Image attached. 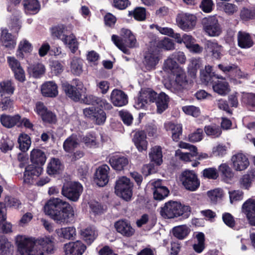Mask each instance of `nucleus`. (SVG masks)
<instances>
[{"instance_id": "obj_1", "label": "nucleus", "mask_w": 255, "mask_h": 255, "mask_svg": "<svg viewBox=\"0 0 255 255\" xmlns=\"http://www.w3.org/2000/svg\"><path fill=\"white\" fill-rule=\"evenodd\" d=\"M15 240L19 255H46L53 254L55 250L54 239L51 236L35 239L18 235Z\"/></svg>"}, {"instance_id": "obj_2", "label": "nucleus", "mask_w": 255, "mask_h": 255, "mask_svg": "<svg viewBox=\"0 0 255 255\" xmlns=\"http://www.w3.org/2000/svg\"><path fill=\"white\" fill-rule=\"evenodd\" d=\"M44 210L57 224L68 223L74 221L73 208L68 202L60 198L49 200L45 205Z\"/></svg>"}, {"instance_id": "obj_3", "label": "nucleus", "mask_w": 255, "mask_h": 255, "mask_svg": "<svg viewBox=\"0 0 255 255\" xmlns=\"http://www.w3.org/2000/svg\"><path fill=\"white\" fill-rule=\"evenodd\" d=\"M73 84L75 86L68 83L62 84V87L66 95L73 101L78 102L81 99L83 103L87 105H98L108 110L112 108L111 104L106 100L93 95H87L82 99V95L84 93L82 83L79 80L75 79L73 80Z\"/></svg>"}, {"instance_id": "obj_4", "label": "nucleus", "mask_w": 255, "mask_h": 255, "mask_svg": "<svg viewBox=\"0 0 255 255\" xmlns=\"http://www.w3.org/2000/svg\"><path fill=\"white\" fill-rule=\"evenodd\" d=\"M160 214L165 219H172L180 216L186 219L190 215L191 208L177 202L170 201L160 208Z\"/></svg>"}, {"instance_id": "obj_5", "label": "nucleus", "mask_w": 255, "mask_h": 255, "mask_svg": "<svg viewBox=\"0 0 255 255\" xmlns=\"http://www.w3.org/2000/svg\"><path fill=\"white\" fill-rule=\"evenodd\" d=\"M121 34L122 38L116 35H113L112 40L124 53L129 55L130 51L128 48H133L137 46L135 37L130 30L126 28L121 29Z\"/></svg>"}, {"instance_id": "obj_6", "label": "nucleus", "mask_w": 255, "mask_h": 255, "mask_svg": "<svg viewBox=\"0 0 255 255\" xmlns=\"http://www.w3.org/2000/svg\"><path fill=\"white\" fill-rule=\"evenodd\" d=\"M83 186L78 182L71 181L64 183L61 194L69 200L77 202L83 192Z\"/></svg>"}, {"instance_id": "obj_7", "label": "nucleus", "mask_w": 255, "mask_h": 255, "mask_svg": "<svg viewBox=\"0 0 255 255\" xmlns=\"http://www.w3.org/2000/svg\"><path fill=\"white\" fill-rule=\"evenodd\" d=\"M132 185L128 178L125 176L121 177L116 181L115 193L124 200L128 201L132 194Z\"/></svg>"}, {"instance_id": "obj_8", "label": "nucleus", "mask_w": 255, "mask_h": 255, "mask_svg": "<svg viewBox=\"0 0 255 255\" xmlns=\"http://www.w3.org/2000/svg\"><path fill=\"white\" fill-rule=\"evenodd\" d=\"M177 25L182 30L189 31L193 28L196 24V17L191 14L181 13L176 18Z\"/></svg>"}, {"instance_id": "obj_9", "label": "nucleus", "mask_w": 255, "mask_h": 255, "mask_svg": "<svg viewBox=\"0 0 255 255\" xmlns=\"http://www.w3.org/2000/svg\"><path fill=\"white\" fill-rule=\"evenodd\" d=\"M181 181L185 188L190 191H195L200 186L197 176L193 171H184L182 173Z\"/></svg>"}, {"instance_id": "obj_10", "label": "nucleus", "mask_w": 255, "mask_h": 255, "mask_svg": "<svg viewBox=\"0 0 255 255\" xmlns=\"http://www.w3.org/2000/svg\"><path fill=\"white\" fill-rule=\"evenodd\" d=\"M203 27L205 32L211 36H218L222 32V28L215 16L209 17L205 19Z\"/></svg>"}, {"instance_id": "obj_11", "label": "nucleus", "mask_w": 255, "mask_h": 255, "mask_svg": "<svg viewBox=\"0 0 255 255\" xmlns=\"http://www.w3.org/2000/svg\"><path fill=\"white\" fill-rule=\"evenodd\" d=\"M161 58L160 51L157 47L150 48L144 56V64L148 70L154 69Z\"/></svg>"}, {"instance_id": "obj_12", "label": "nucleus", "mask_w": 255, "mask_h": 255, "mask_svg": "<svg viewBox=\"0 0 255 255\" xmlns=\"http://www.w3.org/2000/svg\"><path fill=\"white\" fill-rule=\"evenodd\" d=\"M84 115L93 120L98 125L103 124L106 119V113L99 107H91L83 110Z\"/></svg>"}, {"instance_id": "obj_13", "label": "nucleus", "mask_w": 255, "mask_h": 255, "mask_svg": "<svg viewBox=\"0 0 255 255\" xmlns=\"http://www.w3.org/2000/svg\"><path fill=\"white\" fill-rule=\"evenodd\" d=\"M172 74L175 77V84L173 87H171L170 90L173 93L179 94L187 85L186 73L181 68L178 69V70Z\"/></svg>"}, {"instance_id": "obj_14", "label": "nucleus", "mask_w": 255, "mask_h": 255, "mask_svg": "<svg viewBox=\"0 0 255 255\" xmlns=\"http://www.w3.org/2000/svg\"><path fill=\"white\" fill-rule=\"evenodd\" d=\"M35 110L41 117L42 121L49 124H54L56 122V116L51 111L48 110L44 104L41 102H37Z\"/></svg>"}, {"instance_id": "obj_15", "label": "nucleus", "mask_w": 255, "mask_h": 255, "mask_svg": "<svg viewBox=\"0 0 255 255\" xmlns=\"http://www.w3.org/2000/svg\"><path fill=\"white\" fill-rule=\"evenodd\" d=\"M156 98V93L151 90L141 91L135 103V107L137 109H144L148 103L154 102Z\"/></svg>"}, {"instance_id": "obj_16", "label": "nucleus", "mask_w": 255, "mask_h": 255, "mask_svg": "<svg viewBox=\"0 0 255 255\" xmlns=\"http://www.w3.org/2000/svg\"><path fill=\"white\" fill-rule=\"evenodd\" d=\"M110 167L106 164L99 166L95 173L94 181L100 187L107 185L109 180Z\"/></svg>"}, {"instance_id": "obj_17", "label": "nucleus", "mask_w": 255, "mask_h": 255, "mask_svg": "<svg viewBox=\"0 0 255 255\" xmlns=\"http://www.w3.org/2000/svg\"><path fill=\"white\" fill-rule=\"evenodd\" d=\"M204 46L207 54L213 58L218 59L221 57L222 46L216 40H206L204 43Z\"/></svg>"}, {"instance_id": "obj_18", "label": "nucleus", "mask_w": 255, "mask_h": 255, "mask_svg": "<svg viewBox=\"0 0 255 255\" xmlns=\"http://www.w3.org/2000/svg\"><path fill=\"white\" fill-rule=\"evenodd\" d=\"M242 212L246 216L249 224L255 226V200L249 199L242 205Z\"/></svg>"}, {"instance_id": "obj_19", "label": "nucleus", "mask_w": 255, "mask_h": 255, "mask_svg": "<svg viewBox=\"0 0 255 255\" xmlns=\"http://www.w3.org/2000/svg\"><path fill=\"white\" fill-rule=\"evenodd\" d=\"M86 249V246L80 241L70 242L64 246L66 255H82Z\"/></svg>"}, {"instance_id": "obj_20", "label": "nucleus", "mask_w": 255, "mask_h": 255, "mask_svg": "<svg viewBox=\"0 0 255 255\" xmlns=\"http://www.w3.org/2000/svg\"><path fill=\"white\" fill-rule=\"evenodd\" d=\"M115 227L118 233L126 237H131L135 232L130 222L126 220L117 221L115 223Z\"/></svg>"}, {"instance_id": "obj_21", "label": "nucleus", "mask_w": 255, "mask_h": 255, "mask_svg": "<svg viewBox=\"0 0 255 255\" xmlns=\"http://www.w3.org/2000/svg\"><path fill=\"white\" fill-rule=\"evenodd\" d=\"M233 166L236 171H243L246 169L250 165L248 157L242 153L234 155L232 157Z\"/></svg>"}, {"instance_id": "obj_22", "label": "nucleus", "mask_w": 255, "mask_h": 255, "mask_svg": "<svg viewBox=\"0 0 255 255\" xmlns=\"http://www.w3.org/2000/svg\"><path fill=\"white\" fill-rule=\"evenodd\" d=\"M42 171V168L39 166L33 164L28 165L25 168L23 175V181L25 183H31L35 177L39 176Z\"/></svg>"}, {"instance_id": "obj_23", "label": "nucleus", "mask_w": 255, "mask_h": 255, "mask_svg": "<svg viewBox=\"0 0 255 255\" xmlns=\"http://www.w3.org/2000/svg\"><path fill=\"white\" fill-rule=\"evenodd\" d=\"M132 141L139 151L146 150L148 142L146 140V134L144 131H136L133 136Z\"/></svg>"}, {"instance_id": "obj_24", "label": "nucleus", "mask_w": 255, "mask_h": 255, "mask_svg": "<svg viewBox=\"0 0 255 255\" xmlns=\"http://www.w3.org/2000/svg\"><path fill=\"white\" fill-rule=\"evenodd\" d=\"M111 100L113 105L117 107H122L128 103V96L121 90L114 89L111 94Z\"/></svg>"}, {"instance_id": "obj_25", "label": "nucleus", "mask_w": 255, "mask_h": 255, "mask_svg": "<svg viewBox=\"0 0 255 255\" xmlns=\"http://www.w3.org/2000/svg\"><path fill=\"white\" fill-rule=\"evenodd\" d=\"M1 31L0 41L2 45L9 49H14L16 44V38L5 28L1 29Z\"/></svg>"}, {"instance_id": "obj_26", "label": "nucleus", "mask_w": 255, "mask_h": 255, "mask_svg": "<svg viewBox=\"0 0 255 255\" xmlns=\"http://www.w3.org/2000/svg\"><path fill=\"white\" fill-rule=\"evenodd\" d=\"M109 163L113 169L121 171L128 165V160L126 157L116 155L110 157Z\"/></svg>"}, {"instance_id": "obj_27", "label": "nucleus", "mask_w": 255, "mask_h": 255, "mask_svg": "<svg viewBox=\"0 0 255 255\" xmlns=\"http://www.w3.org/2000/svg\"><path fill=\"white\" fill-rule=\"evenodd\" d=\"M41 91L42 95L47 97H55L58 93L57 86L53 81L44 83L41 86Z\"/></svg>"}, {"instance_id": "obj_28", "label": "nucleus", "mask_w": 255, "mask_h": 255, "mask_svg": "<svg viewBox=\"0 0 255 255\" xmlns=\"http://www.w3.org/2000/svg\"><path fill=\"white\" fill-rule=\"evenodd\" d=\"M238 43L242 48H249L254 45L253 40L249 33L240 31L238 33Z\"/></svg>"}, {"instance_id": "obj_29", "label": "nucleus", "mask_w": 255, "mask_h": 255, "mask_svg": "<svg viewBox=\"0 0 255 255\" xmlns=\"http://www.w3.org/2000/svg\"><path fill=\"white\" fill-rule=\"evenodd\" d=\"M179 147L181 148L188 149L190 151L192 152V153H181L180 154V158L181 160L185 161H189L191 160L192 157L197 155V147L190 144L189 143L181 141L179 145Z\"/></svg>"}, {"instance_id": "obj_30", "label": "nucleus", "mask_w": 255, "mask_h": 255, "mask_svg": "<svg viewBox=\"0 0 255 255\" xmlns=\"http://www.w3.org/2000/svg\"><path fill=\"white\" fill-rule=\"evenodd\" d=\"M153 197L156 200H162L167 197L169 194V190L165 186H161L160 181H157L153 183Z\"/></svg>"}, {"instance_id": "obj_31", "label": "nucleus", "mask_w": 255, "mask_h": 255, "mask_svg": "<svg viewBox=\"0 0 255 255\" xmlns=\"http://www.w3.org/2000/svg\"><path fill=\"white\" fill-rule=\"evenodd\" d=\"M169 101V97L164 92H161L158 95L156 94V98L154 102L156 103L158 113H162L168 108Z\"/></svg>"}, {"instance_id": "obj_32", "label": "nucleus", "mask_w": 255, "mask_h": 255, "mask_svg": "<svg viewBox=\"0 0 255 255\" xmlns=\"http://www.w3.org/2000/svg\"><path fill=\"white\" fill-rule=\"evenodd\" d=\"M164 128L167 131H171L172 138L174 141H178L179 140L182 132V127L181 124L168 122L164 124Z\"/></svg>"}, {"instance_id": "obj_33", "label": "nucleus", "mask_w": 255, "mask_h": 255, "mask_svg": "<svg viewBox=\"0 0 255 255\" xmlns=\"http://www.w3.org/2000/svg\"><path fill=\"white\" fill-rule=\"evenodd\" d=\"M30 160L33 163L41 167L45 163L46 155L44 152L40 149H33L30 153Z\"/></svg>"}, {"instance_id": "obj_34", "label": "nucleus", "mask_w": 255, "mask_h": 255, "mask_svg": "<svg viewBox=\"0 0 255 255\" xmlns=\"http://www.w3.org/2000/svg\"><path fill=\"white\" fill-rule=\"evenodd\" d=\"M82 141L89 148H96L99 145V136L94 132H90L84 135Z\"/></svg>"}, {"instance_id": "obj_35", "label": "nucleus", "mask_w": 255, "mask_h": 255, "mask_svg": "<svg viewBox=\"0 0 255 255\" xmlns=\"http://www.w3.org/2000/svg\"><path fill=\"white\" fill-rule=\"evenodd\" d=\"M15 84L11 80H4L0 82V94L1 96L5 95H12L15 90Z\"/></svg>"}, {"instance_id": "obj_36", "label": "nucleus", "mask_w": 255, "mask_h": 255, "mask_svg": "<svg viewBox=\"0 0 255 255\" xmlns=\"http://www.w3.org/2000/svg\"><path fill=\"white\" fill-rule=\"evenodd\" d=\"M79 145L77 135L72 134L64 141L63 147L66 152H72Z\"/></svg>"}, {"instance_id": "obj_37", "label": "nucleus", "mask_w": 255, "mask_h": 255, "mask_svg": "<svg viewBox=\"0 0 255 255\" xmlns=\"http://www.w3.org/2000/svg\"><path fill=\"white\" fill-rule=\"evenodd\" d=\"M23 6L25 12L29 14L38 13L40 8V5L37 0H25Z\"/></svg>"}, {"instance_id": "obj_38", "label": "nucleus", "mask_w": 255, "mask_h": 255, "mask_svg": "<svg viewBox=\"0 0 255 255\" xmlns=\"http://www.w3.org/2000/svg\"><path fill=\"white\" fill-rule=\"evenodd\" d=\"M149 156L151 161L153 162L157 165H161L163 162L161 147L159 146L152 147L149 153Z\"/></svg>"}, {"instance_id": "obj_39", "label": "nucleus", "mask_w": 255, "mask_h": 255, "mask_svg": "<svg viewBox=\"0 0 255 255\" xmlns=\"http://www.w3.org/2000/svg\"><path fill=\"white\" fill-rule=\"evenodd\" d=\"M20 119L21 117L18 115L14 116L2 115L0 117V122L4 127L10 128L18 124Z\"/></svg>"}, {"instance_id": "obj_40", "label": "nucleus", "mask_w": 255, "mask_h": 255, "mask_svg": "<svg viewBox=\"0 0 255 255\" xmlns=\"http://www.w3.org/2000/svg\"><path fill=\"white\" fill-rule=\"evenodd\" d=\"M51 33L53 36L61 40L65 44H67L69 35H67L65 26L60 25L54 27L51 29Z\"/></svg>"}, {"instance_id": "obj_41", "label": "nucleus", "mask_w": 255, "mask_h": 255, "mask_svg": "<svg viewBox=\"0 0 255 255\" xmlns=\"http://www.w3.org/2000/svg\"><path fill=\"white\" fill-rule=\"evenodd\" d=\"M62 169V165L58 158H52L48 164L47 172L49 175L59 174Z\"/></svg>"}, {"instance_id": "obj_42", "label": "nucleus", "mask_w": 255, "mask_h": 255, "mask_svg": "<svg viewBox=\"0 0 255 255\" xmlns=\"http://www.w3.org/2000/svg\"><path fill=\"white\" fill-rule=\"evenodd\" d=\"M255 178V170H252L244 174L240 179L239 183L240 187L245 189H248L252 185V182Z\"/></svg>"}, {"instance_id": "obj_43", "label": "nucleus", "mask_w": 255, "mask_h": 255, "mask_svg": "<svg viewBox=\"0 0 255 255\" xmlns=\"http://www.w3.org/2000/svg\"><path fill=\"white\" fill-rule=\"evenodd\" d=\"M44 66L40 63H34L30 65L28 68V72L29 74L34 78H39L45 73Z\"/></svg>"}, {"instance_id": "obj_44", "label": "nucleus", "mask_w": 255, "mask_h": 255, "mask_svg": "<svg viewBox=\"0 0 255 255\" xmlns=\"http://www.w3.org/2000/svg\"><path fill=\"white\" fill-rule=\"evenodd\" d=\"M56 232L59 237L68 240H72L76 236V229L73 227L59 229Z\"/></svg>"}, {"instance_id": "obj_45", "label": "nucleus", "mask_w": 255, "mask_h": 255, "mask_svg": "<svg viewBox=\"0 0 255 255\" xmlns=\"http://www.w3.org/2000/svg\"><path fill=\"white\" fill-rule=\"evenodd\" d=\"M81 235L85 242L90 245L95 239L97 234L94 228L88 227L81 231Z\"/></svg>"}, {"instance_id": "obj_46", "label": "nucleus", "mask_w": 255, "mask_h": 255, "mask_svg": "<svg viewBox=\"0 0 255 255\" xmlns=\"http://www.w3.org/2000/svg\"><path fill=\"white\" fill-rule=\"evenodd\" d=\"M163 68L165 71L173 73L178 70V69H181L182 68L178 65L176 61L174 60L170 55L167 59L164 61Z\"/></svg>"}, {"instance_id": "obj_47", "label": "nucleus", "mask_w": 255, "mask_h": 255, "mask_svg": "<svg viewBox=\"0 0 255 255\" xmlns=\"http://www.w3.org/2000/svg\"><path fill=\"white\" fill-rule=\"evenodd\" d=\"M190 232V229L185 225L175 227L172 231L174 236L180 240L186 237Z\"/></svg>"}, {"instance_id": "obj_48", "label": "nucleus", "mask_w": 255, "mask_h": 255, "mask_svg": "<svg viewBox=\"0 0 255 255\" xmlns=\"http://www.w3.org/2000/svg\"><path fill=\"white\" fill-rule=\"evenodd\" d=\"M201 59L199 58H192L190 60L188 66V71L192 77L196 75L197 70L201 65Z\"/></svg>"}, {"instance_id": "obj_49", "label": "nucleus", "mask_w": 255, "mask_h": 255, "mask_svg": "<svg viewBox=\"0 0 255 255\" xmlns=\"http://www.w3.org/2000/svg\"><path fill=\"white\" fill-rule=\"evenodd\" d=\"M82 60L78 58L74 57L72 59L70 64L71 72L76 76L80 75L83 72Z\"/></svg>"}, {"instance_id": "obj_50", "label": "nucleus", "mask_w": 255, "mask_h": 255, "mask_svg": "<svg viewBox=\"0 0 255 255\" xmlns=\"http://www.w3.org/2000/svg\"><path fill=\"white\" fill-rule=\"evenodd\" d=\"M18 142L19 149L23 152L26 151L31 145L30 137L26 134L21 133L19 135Z\"/></svg>"}, {"instance_id": "obj_51", "label": "nucleus", "mask_w": 255, "mask_h": 255, "mask_svg": "<svg viewBox=\"0 0 255 255\" xmlns=\"http://www.w3.org/2000/svg\"><path fill=\"white\" fill-rule=\"evenodd\" d=\"M219 170L222 174L224 180L227 183L229 182L233 178L234 173L232 169L226 163L222 164Z\"/></svg>"}, {"instance_id": "obj_52", "label": "nucleus", "mask_w": 255, "mask_h": 255, "mask_svg": "<svg viewBox=\"0 0 255 255\" xmlns=\"http://www.w3.org/2000/svg\"><path fill=\"white\" fill-rule=\"evenodd\" d=\"M213 84V89L214 91L221 95H225L228 90V84L225 81H219L215 82Z\"/></svg>"}, {"instance_id": "obj_53", "label": "nucleus", "mask_w": 255, "mask_h": 255, "mask_svg": "<svg viewBox=\"0 0 255 255\" xmlns=\"http://www.w3.org/2000/svg\"><path fill=\"white\" fill-rule=\"evenodd\" d=\"M207 195L213 203H216L222 200L224 192L222 189L217 188L209 191L207 192Z\"/></svg>"}, {"instance_id": "obj_54", "label": "nucleus", "mask_w": 255, "mask_h": 255, "mask_svg": "<svg viewBox=\"0 0 255 255\" xmlns=\"http://www.w3.org/2000/svg\"><path fill=\"white\" fill-rule=\"evenodd\" d=\"M32 47L31 44L26 40H23L20 41L18 45L17 55L19 57L23 58V52H30L32 51Z\"/></svg>"}, {"instance_id": "obj_55", "label": "nucleus", "mask_w": 255, "mask_h": 255, "mask_svg": "<svg viewBox=\"0 0 255 255\" xmlns=\"http://www.w3.org/2000/svg\"><path fill=\"white\" fill-rule=\"evenodd\" d=\"M204 131L207 135L214 138L219 137L222 133L221 128L215 125L205 126Z\"/></svg>"}, {"instance_id": "obj_56", "label": "nucleus", "mask_w": 255, "mask_h": 255, "mask_svg": "<svg viewBox=\"0 0 255 255\" xmlns=\"http://www.w3.org/2000/svg\"><path fill=\"white\" fill-rule=\"evenodd\" d=\"M129 14H132L134 19L138 21H143L146 18V10L143 7H138L133 11H129Z\"/></svg>"}, {"instance_id": "obj_57", "label": "nucleus", "mask_w": 255, "mask_h": 255, "mask_svg": "<svg viewBox=\"0 0 255 255\" xmlns=\"http://www.w3.org/2000/svg\"><path fill=\"white\" fill-rule=\"evenodd\" d=\"M14 146L13 140L8 137H2L0 140V149L3 152L11 150Z\"/></svg>"}, {"instance_id": "obj_58", "label": "nucleus", "mask_w": 255, "mask_h": 255, "mask_svg": "<svg viewBox=\"0 0 255 255\" xmlns=\"http://www.w3.org/2000/svg\"><path fill=\"white\" fill-rule=\"evenodd\" d=\"M200 78L202 82L206 84H213L215 79H218L219 78L215 74L206 73L203 71H201Z\"/></svg>"}, {"instance_id": "obj_59", "label": "nucleus", "mask_w": 255, "mask_h": 255, "mask_svg": "<svg viewBox=\"0 0 255 255\" xmlns=\"http://www.w3.org/2000/svg\"><path fill=\"white\" fill-rule=\"evenodd\" d=\"M157 48H161L167 50L174 49V44L171 39L165 38L159 40L157 44Z\"/></svg>"}, {"instance_id": "obj_60", "label": "nucleus", "mask_w": 255, "mask_h": 255, "mask_svg": "<svg viewBox=\"0 0 255 255\" xmlns=\"http://www.w3.org/2000/svg\"><path fill=\"white\" fill-rule=\"evenodd\" d=\"M205 178L210 179H216L218 177V173L216 168L213 167L207 168L202 171Z\"/></svg>"}, {"instance_id": "obj_61", "label": "nucleus", "mask_w": 255, "mask_h": 255, "mask_svg": "<svg viewBox=\"0 0 255 255\" xmlns=\"http://www.w3.org/2000/svg\"><path fill=\"white\" fill-rule=\"evenodd\" d=\"M183 111L187 115L197 117L200 115V111L199 108L194 106H187L182 107Z\"/></svg>"}, {"instance_id": "obj_62", "label": "nucleus", "mask_w": 255, "mask_h": 255, "mask_svg": "<svg viewBox=\"0 0 255 255\" xmlns=\"http://www.w3.org/2000/svg\"><path fill=\"white\" fill-rule=\"evenodd\" d=\"M241 17L243 20H248L255 18V8H244L241 12Z\"/></svg>"}, {"instance_id": "obj_63", "label": "nucleus", "mask_w": 255, "mask_h": 255, "mask_svg": "<svg viewBox=\"0 0 255 255\" xmlns=\"http://www.w3.org/2000/svg\"><path fill=\"white\" fill-rule=\"evenodd\" d=\"M230 201L233 204L235 202L241 201L243 199L244 193L240 190L229 191Z\"/></svg>"}, {"instance_id": "obj_64", "label": "nucleus", "mask_w": 255, "mask_h": 255, "mask_svg": "<svg viewBox=\"0 0 255 255\" xmlns=\"http://www.w3.org/2000/svg\"><path fill=\"white\" fill-rule=\"evenodd\" d=\"M119 115L125 125L130 126L132 124L133 117L129 112L123 110L120 112Z\"/></svg>"}]
</instances>
